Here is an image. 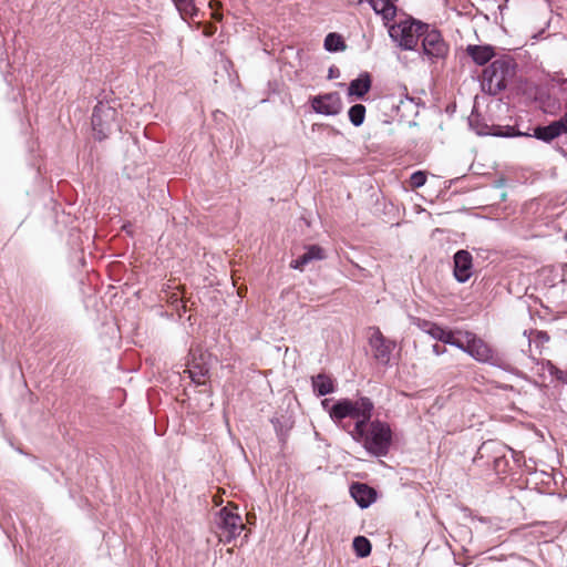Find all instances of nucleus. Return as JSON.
<instances>
[{
	"label": "nucleus",
	"mask_w": 567,
	"mask_h": 567,
	"mask_svg": "<svg viewBox=\"0 0 567 567\" xmlns=\"http://www.w3.org/2000/svg\"><path fill=\"white\" fill-rule=\"evenodd\" d=\"M373 403L368 398L355 401L338 400L329 410L330 419L374 456H385L392 442L390 426L379 420L370 421Z\"/></svg>",
	"instance_id": "f257e3e1"
},
{
	"label": "nucleus",
	"mask_w": 567,
	"mask_h": 567,
	"mask_svg": "<svg viewBox=\"0 0 567 567\" xmlns=\"http://www.w3.org/2000/svg\"><path fill=\"white\" fill-rule=\"evenodd\" d=\"M516 74V65L511 58L493 61L483 72V89L489 94L505 90Z\"/></svg>",
	"instance_id": "f03ea898"
},
{
	"label": "nucleus",
	"mask_w": 567,
	"mask_h": 567,
	"mask_svg": "<svg viewBox=\"0 0 567 567\" xmlns=\"http://www.w3.org/2000/svg\"><path fill=\"white\" fill-rule=\"evenodd\" d=\"M424 25L416 21H402L390 28V37L404 50H413L422 34Z\"/></svg>",
	"instance_id": "7ed1b4c3"
},
{
	"label": "nucleus",
	"mask_w": 567,
	"mask_h": 567,
	"mask_svg": "<svg viewBox=\"0 0 567 567\" xmlns=\"http://www.w3.org/2000/svg\"><path fill=\"white\" fill-rule=\"evenodd\" d=\"M236 508L224 507L218 512L216 524L219 528L220 540L231 542L240 535L245 525L241 516L235 511Z\"/></svg>",
	"instance_id": "20e7f679"
},
{
	"label": "nucleus",
	"mask_w": 567,
	"mask_h": 567,
	"mask_svg": "<svg viewBox=\"0 0 567 567\" xmlns=\"http://www.w3.org/2000/svg\"><path fill=\"white\" fill-rule=\"evenodd\" d=\"M465 347L461 350L468 353L471 357L480 362L497 364L498 358L494 354L493 350L482 340L476 338L472 332L465 331L463 333Z\"/></svg>",
	"instance_id": "39448f33"
},
{
	"label": "nucleus",
	"mask_w": 567,
	"mask_h": 567,
	"mask_svg": "<svg viewBox=\"0 0 567 567\" xmlns=\"http://www.w3.org/2000/svg\"><path fill=\"white\" fill-rule=\"evenodd\" d=\"M212 355L202 349L190 350V360L187 363V372L192 381L204 384L210 369Z\"/></svg>",
	"instance_id": "423d86ee"
},
{
	"label": "nucleus",
	"mask_w": 567,
	"mask_h": 567,
	"mask_svg": "<svg viewBox=\"0 0 567 567\" xmlns=\"http://www.w3.org/2000/svg\"><path fill=\"white\" fill-rule=\"evenodd\" d=\"M116 111L107 104L99 103L92 114V126L96 138H105L115 121Z\"/></svg>",
	"instance_id": "0eeeda50"
},
{
	"label": "nucleus",
	"mask_w": 567,
	"mask_h": 567,
	"mask_svg": "<svg viewBox=\"0 0 567 567\" xmlns=\"http://www.w3.org/2000/svg\"><path fill=\"white\" fill-rule=\"evenodd\" d=\"M421 37L423 52L430 59H440L444 58L447 53V44L441 37V33L437 30H429L427 25H424Z\"/></svg>",
	"instance_id": "6e6552de"
},
{
	"label": "nucleus",
	"mask_w": 567,
	"mask_h": 567,
	"mask_svg": "<svg viewBox=\"0 0 567 567\" xmlns=\"http://www.w3.org/2000/svg\"><path fill=\"white\" fill-rule=\"evenodd\" d=\"M311 107L319 114L337 115L342 110L341 97L337 92L317 95L311 99Z\"/></svg>",
	"instance_id": "1a4fd4ad"
},
{
	"label": "nucleus",
	"mask_w": 567,
	"mask_h": 567,
	"mask_svg": "<svg viewBox=\"0 0 567 567\" xmlns=\"http://www.w3.org/2000/svg\"><path fill=\"white\" fill-rule=\"evenodd\" d=\"M370 346L374 351V358L382 363H388L393 350V342L386 340L381 331L375 328L370 337Z\"/></svg>",
	"instance_id": "9d476101"
},
{
	"label": "nucleus",
	"mask_w": 567,
	"mask_h": 567,
	"mask_svg": "<svg viewBox=\"0 0 567 567\" xmlns=\"http://www.w3.org/2000/svg\"><path fill=\"white\" fill-rule=\"evenodd\" d=\"M472 255L467 250H458L454 255V276L458 282H466L472 276Z\"/></svg>",
	"instance_id": "9b49d317"
},
{
	"label": "nucleus",
	"mask_w": 567,
	"mask_h": 567,
	"mask_svg": "<svg viewBox=\"0 0 567 567\" xmlns=\"http://www.w3.org/2000/svg\"><path fill=\"white\" fill-rule=\"evenodd\" d=\"M326 258L324 250L318 245H310L306 248V252L298 259L291 261L290 267L298 270H303V267L315 260H322Z\"/></svg>",
	"instance_id": "f8f14e48"
},
{
	"label": "nucleus",
	"mask_w": 567,
	"mask_h": 567,
	"mask_svg": "<svg viewBox=\"0 0 567 567\" xmlns=\"http://www.w3.org/2000/svg\"><path fill=\"white\" fill-rule=\"evenodd\" d=\"M563 134H566L565 126L564 123L558 120L547 126L536 127L533 136L548 143Z\"/></svg>",
	"instance_id": "ddd939ff"
},
{
	"label": "nucleus",
	"mask_w": 567,
	"mask_h": 567,
	"mask_svg": "<svg viewBox=\"0 0 567 567\" xmlns=\"http://www.w3.org/2000/svg\"><path fill=\"white\" fill-rule=\"evenodd\" d=\"M351 496L362 508L368 507L374 502L375 492L365 484H353L350 488Z\"/></svg>",
	"instance_id": "4468645a"
},
{
	"label": "nucleus",
	"mask_w": 567,
	"mask_h": 567,
	"mask_svg": "<svg viewBox=\"0 0 567 567\" xmlns=\"http://www.w3.org/2000/svg\"><path fill=\"white\" fill-rule=\"evenodd\" d=\"M371 87V79L368 73L361 74L358 79L350 82L348 87L349 95L357 97L364 96Z\"/></svg>",
	"instance_id": "2eb2a0df"
},
{
	"label": "nucleus",
	"mask_w": 567,
	"mask_h": 567,
	"mask_svg": "<svg viewBox=\"0 0 567 567\" xmlns=\"http://www.w3.org/2000/svg\"><path fill=\"white\" fill-rule=\"evenodd\" d=\"M312 386L315 392L320 396L330 394L334 391L332 379L322 373L312 378Z\"/></svg>",
	"instance_id": "dca6fc26"
},
{
	"label": "nucleus",
	"mask_w": 567,
	"mask_h": 567,
	"mask_svg": "<svg viewBox=\"0 0 567 567\" xmlns=\"http://www.w3.org/2000/svg\"><path fill=\"white\" fill-rule=\"evenodd\" d=\"M467 52L471 58L480 65L488 62L494 55L493 49L491 47L470 45L467 48Z\"/></svg>",
	"instance_id": "f3484780"
},
{
	"label": "nucleus",
	"mask_w": 567,
	"mask_h": 567,
	"mask_svg": "<svg viewBox=\"0 0 567 567\" xmlns=\"http://www.w3.org/2000/svg\"><path fill=\"white\" fill-rule=\"evenodd\" d=\"M372 9L382 14L383 19L391 20L394 18L396 8L389 0H369Z\"/></svg>",
	"instance_id": "a211bd4d"
},
{
	"label": "nucleus",
	"mask_w": 567,
	"mask_h": 567,
	"mask_svg": "<svg viewBox=\"0 0 567 567\" xmlns=\"http://www.w3.org/2000/svg\"><path fill=\"white\" fill-rule=\"evenodd\" d=\"M463 333L464 332H462V331H457L455 333V332H453L451 330L444 329V331L442 333V338L440 339V341H442L444 343H447V344H451V346H454V347H456L458 349H462L463 347H465Z\"/></svg>",
	"instance_id": "6ab92c4d"
},
{
	"label": "nucleus",
	"mask_w": 567,
	"mask_h": 567,
	"mask_svg": "<svg viewBox=\"0 0 567 567\" xmlns=\"http://www.w3.org/2000/svg\"><path fill=\"white\" fill-rule=\"evenodd\" d=\"M324 48L330 52L343 51L346 43L340 34L329 33L324 39Z\"/></svg>",
	"instance_id": "aec40b11"
},
{
	"label": "nucleus",
	"mask_w": 567,
	"mask_h": 567,
	"mask_svg": "<svg viewBox=\"0 0 567 567\" xmlns=\"http://www.w3.org/2000/svg\"><path fill=\"white\" fill-rule=\"evenodd\" d=\"M173 2L184 19L197 14V8L194 0H173Z\"/></svg>",
	"instance_id": "412c9836"
},
{
	"label": "nucleus",
	"mask_w": 567,
	"mask_h": 567,
	"mask_svg": "<svg viewBox=\"0 0 567 567\" xmlns=\"http://www.w3.org/2000/svg\"><path fill=\"white\" fill-rule=\"evenodd\" d=\"M353 549L359 557H367L371 553V543L364 536H357L353 539Z\"/></svg>",
	"instance_id": "4be33fe9"
},
{
	"label": "nucleus",
	"mask_w": 567,
	"mask_h": 567,
	"mask_svg": "<svg viewBox=\"0 0 567 567\" xmlns=\"http://www.w3.org/2000/svg\"><path fill=\"white\" fill-rule=\"evenodd\" d=\"M364 116H365V106L364 105L355 104L350 107L349 118H350V122L354 126H360L364 121Z\"/></svg>",
	"instance_id": "5701e85b"
},
{
	"label": "nucleus",
	"mask_w": 567,
	"mask_h": 567,
	"mask_svg": "<svg viewBox=\"0 0 567 567\" xmlns=\"http://www.w3.org/2000/svg\"><path fill=\"white\" fill-rule=\"evenodd\" d=\"M423 330L429 333L433 339H436L440 341L442 338V333L444 331V328L432 323V322H424Z\"/></svg>",
	"instance_id": "b1692460"
},
{
	"label": "nucleus",
	"mask_w": 567,
	"mask_h": 567,
	"mask_svg": "<svg viewBox=\"0 0 567 567\" xmlns=\"http://www.w3.org/2000/svg\"><path fill=\"white\" fill-rule=\"evenodd\" d=\"M426 182V175L424 172L417 171L413 173L410 177V185L412 188H420Z\"/></svg>",
	"instance_id": "393cba45"
},
{
	"label": "nucleus",
	"mask_w": 567,
	"mask_h": 567,
	"mask_svg": "<svg viewBox=\"0 0 567 567\" xmlns=\"http://www.w3.org/2000/svg\"><path fill=\"white\" fill-rule=\"evenodd\" d=\"M443 351H444V349H442L439 344H434V346H433V352H434L435 354H437V355H439V354H441Z\"/></svg>",
	"instance_id": "a878e982"
},
{
	"label": "nucleus",
	"mask_w": 567,
	"mask_h": 567,
	"mask_svg": "<svg viewBox=\"0 0 567 567\" xmlns=\"http://www.w3.org/2000/svg\"><path fill=\"white\" fill-rule=\"evenodd\" d=\"M329 403H330V400H329V399H324V400L321 402V404H322L323 409H324V410H327L328 412H329V410L332 408V406H330V408H329Z\"/></svg>",
	"instance_id": "bb28decb"
},
{
	"label": "nucleus",
	"mask_w": 567,
	"mask_h": 567,
	"mask_svg": "<svg viewBox=\"0 0 567 567\" xmlns=\"http://www.w3.org/2000/svg\"><path fill=\"white\" fill-rule=\"evenodd\" d=\"M559 121L564 123L565 131L567 133V110H566V113L564 114V116L559 118Z\"/></svg>",
	"instance_id": "cd10ccee"
},
{
	"label": "nucleus",
	"mask_w": 567,
	"mask_h": 567,
	"mask_svg": "<svg viewBox=\"0 0 567 567\" xmlns=\"http://www.w3.org/2000/svg\"><path fill=\"white\" fill-rule=\"evenodd\" d=\"M213 18H214L215 20L220 21V20H221V18H223V16H221L219 12L214 11V12H213Z\"/></svg>",
	"instance_id": "c85d7f7f"
},
{
	"label": "nucleus",
	"mask_w": 567,
	"mask_h": 567,
	"mask_svg": "<svg viewBox=\"0 0 567 567\" xmlns=\"http://www.w3.org/2000/svg\"><path fill=\"white\" fill-rule=\"evenodd\" d=\"M209 6H210V8H212V9H214V8H215V6L219 7V6H220V3H219V2L212 1V2L209 3Z\"/></svg>",
	"instance_id": "c756f323"
},
{
	"label": "nucleus",
	"mask_w": 567,
	"mask_h": 567,
	"mask_svg": "<svg viewBox=\"0 0 567 567\" xmlns=\"http://www.w3.org/2000/svg\"><path fill=\"white\" fill-rule=\"evenodd\" d=\"M212 34H213V31H212V30H206V31H205V35H206V37H210Z\"/></svg>",
	"instance_id": "7c9ffc66"
},
{
	"label": "nucleus",
	"mask_w": 567,
	"mask_h": 567,
	"mask_svg": "<svg viewBox=\"0 0 567 567\" xmlns=\"http://www.w3.org/2000/svg\"><path fill=\"white\" fill-rule=\"evenodd\" d=\"M504 135H506V136H511V135H515V134H514V133L506 132Z\"/></svg>",
	"instance_id": "2f4dec72"
}]
</instances>
